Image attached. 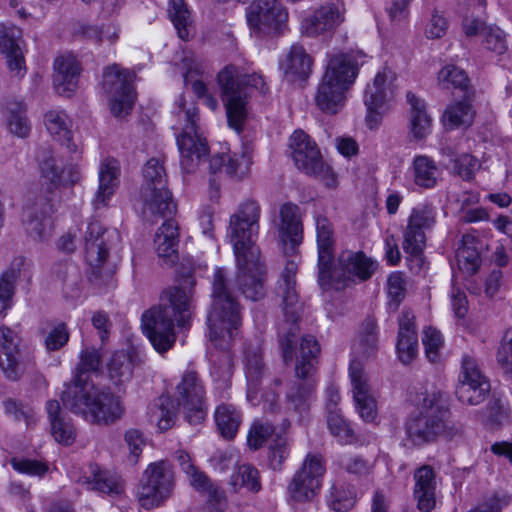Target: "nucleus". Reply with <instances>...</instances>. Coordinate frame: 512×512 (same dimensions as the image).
<instances>
[{
	"instance_id": "1",
	"label": "nucleus",
	"mask_w": 512,
	"mask_h": 512,
	"mask_svg": "<svg viewBox=\"0 0 512 512\" xmlns=\"http://www.w3.org/2000/svg\"><path fill=\"white\" fill-rule=\"evenodd\" d=\"M103 356L99 349L85 347L79 354V362L71 382L62 392L63 405L72 413L91 423H113L123 415L124 408L118 396L109 389L96 387L89 374L102 371Z\"/></svg>"
},
{
	"instance_id": "2",
	"label": "nucleus",
	"mask_w": 512,
	"mask_h": 512,
	"mask_svg": "<svg viewBox=\"0 0 512 512\" xmlns=\"http://www.w3.org/2000/svg\"><path fill=\"white\" fill-rule=\"evenodd\" d=\"M191 311L192 289L172 287L162 293L158 305L142 314V329L157 352L165 353L174 346L175 323L185 328L191 318Z\"/></svg>"
},
{
	"instance_id": "3",
	"label": "nucleus",
	"mask_w": 512,
	"mask_h": 512,
	"mask_svg": "<svg viewBox=\"0 0 512 512\" xmlns=\"http://www.w3.org/2000/svg\"><path fill=\"white\" fill-rule=\"evenodd\" d=\"M241 322V306L227 285L224 270L217 268L212 282V303L207 315L208 349L228 351Z\"/></svg>"
},
{
	"instance_id": "4",
	"label": "nucleus",
	"mask_w": 512,
	"mask_h": 512,
	"mask_svg": "<svg viewBox=\"0 0 512 512\" xmlns=\"http://www.w3.org/2000/svg\"><path fill=\"white\" fill-rule=\"evenodd\" d=\"M361 52H337L327 55L323 75L315 94L316 106L326 114H336L344 106L346 93L354 84Z\"/></svg>"
},
{
	"instance_id": "5",
	"label": "nucleus",
	"mask_w": 512,
	"mask_h": 512,
	"mask_svg": "<svg viewBox=\"0 0 512 512\" xmlns=\"http://www.w3.org/2000/svg\"><path fill=\"white\" fill-rule=\"evenodd\" d=\"M420 411L411 416L405 425L408 438L415 445L434 441L437 437L453 440L462 435V426L448 420L449 411L438 390L422 393L418 399Z\"/></svg>"
},
{
	"instance_id": "6",
	"label": "nucleus",
	"mask_w": 512,
	"mask_h": 512,
	"mask_svg": "<svg viewBox=\"0 0 512 512\" xmlns=\"http://www.w3.org/2000/svg\"><path fill=\"white\" fill-rule=\"evenodd\" d=\"M298 263L292 259L285 264L276 287V294L281 298L285 320L278 327V335L282 356L285 363L292 362L294 344L299 333L300 319L298 294L296 291V273Z\"/></svg>"
},
{
	"instance_id": "7",
	"label": "nucleus",
	"mask_w": 512,
	"mask_h": 512,
	"mask_svg": "<svg viewBox=\"0 0 512 512\" xmlns=\"http://www.w3.org/2000/svg\"><path fill=\"white\" fill-rule=\"evenodd\" d=\"M319 354L320 345L315 337L303 336L295 365L297 380L289 386L286 393L288 403L298 412L306 411L313 400L316 385L313 375Z\"/></svg>"
},
{
	"instance_id": "8",
	"label": "nucleus",
	"mask_w": 512,
	"mask_h": 512,
	"mask_svg": "<svg viewBox=\"0 0 512 512\" xmlns=\"http://www.w3.org/2000/svg\"><path fill=\"white\" fill-rule=\"evenodd\" d=\"M378 269V262L363 251L343 250L338 257L326 267V279H321L318 270V283L321 287L329 286L332 281L343 286L365 282L372 278Z\"/></svg>"
},
{
	"instance_id": "9",
	"label": "nucleus",
	"mask_w": 512,
	"mask_h": 512,
	"mask_svg": "<svg viewBox=\"0 0 512 512\" xmlns=\"http://www.w3.org/2000/svg\"><path fill=\"white\" fill-rule=\"evenodd\" d=\"M178 118L186 123L183 132L177 137L180 165L184 172L193 173L208 156V144L197 130L198 109L194 105L185 108L183 97L179 99Z\"/></svg>"
},
{
	"instance_id": "10",
	"label": "nucleus",
	"mask_w": 512,
	"mask_h": 512,
	"mask_svg": "<svg viewBox=\"0 0 512 512\" xmlns=\"http://www.w3.org/2000/svg\"><path fill=\"white\" fill-rule=\"evenodd\" d=\"M142 175L140 198L144 209L162 217L171 215L176 206L167 187V174L162 162L151 158L144 165Z\"/></svg>"
},
{
	"instance_id": "11",
	"label": "nucleus",
	"mask_w": 512,
	"mask_h": 512,
	"mask_svg": "<svg viewBox=\"0 0 512 512\" xmlns=\"http://www.w3.org/2000/svg\"><path fill=\"white\" fill-rule=\"evenodd\" d=\"M237 273L235 285L249 300L258 301L265 296L266 269L259 248L233 251Z\"/></svg>"
},
{
	"instance_id": "12",
	"label": "nucleus",
	"mask_w": 512,
	"mask_h": 512,
	"mask_svg": "<svg viewBox=\"0 0 512 512\" xmlns=\"http://www.w3.org/2000/svg\"><path fill=\"white\" fill-rule=\"evenodd\" d=\"M174 473L167 461L148 465L138 485L137 497L142 507L150 509L162 505L172 495Z\"/></svg>"
},
{
	"instance_id": "13",
	"label": "nucleus",
	"mask_w": 512,
	"mask_h": 512,
	"mask_svg": "<svg viewBox=\"0 0 512 512\" xmlns=\"http://www.w3.org/2000/svg\"><path fill=\"white\" fill-rule=\"evenodd\" d=\"M242 75L238 67L227 65L217 74V83L221 91L228 123L240 131L246 118L247 92L243 89Z\"/></svg>"
},
{
	"instance_id": "14",
	"label": "nucleus",
	"mask_w": 512,
	"mask_h": 512,
	"mask_svg": "<svg viewBox=\"0 0 512 512\" xmlns=\"http://www.w3.org/2000/svg\"><path fill=\"white\" fill-rule=\"evenodd\" d=\"M261 207L254 199L242 201L237 211L230 216L228 237L233 251L258 248L256 238L259 231Z\"/></svg>"
},
{
	"instance_id": "15",
	"label": "nucleus",
	"mask_w": 512,
	"mask_h": 512,
	"mask_svg": "<svg viewBox=\"0 0 512 512\" xmlns=\"http://www.w3.org/2000/svg\"><path fill=\"white\" fill-rule=\"evenodd\" d=\"M176 401L178 410L192 425L200 424L207 414L205 388L198 373L187 369L176 386Z\"/></svg>"
},
{
	"instance_id": "16",
	"label": "nucleus",
	"mask_w": 512,
	"mask_h": 512,
	"mask_svg": "<svg viewBox=\"0 0 512 512\" xmlns=\"http://www.w3.org/2000/svg\"><path fill=\"white\" fill-rule=\"evenodd\" d=\"M436 223V212L429 204H419L411 210L403 231V250L417 263L420 269L422 254L426 246L425 232Z\"/></svg>"
},
{
	"instance_id": "17",
	"label": "nucleus",
	"mask_w": 512,
	"mask_h": 512,
	"mask_svg": "<svg viewBox=\"0 0 512 512\" xmlns=\"http://www.w3.org/2000/svg\"><path fill=\"white\" fill-rule=\"evenodd\" d=\"M131 73L113 64L103 72L102 86L109 95L111 113L117 117H124L130 113L134 105L135 95L130 84Z\"/></svg>"
},
{
	"instance_id": "18",
	"label": "nucleus",
	"mask_w": 512,
	"mask_h": 512,
	"mask_svg": "<svg viewBox=\"0 0 512 512\" xmlns=\"http://www.w3.org/2000/svg\"><path fill=\"white\" fill-rule=\"evenodd\" d=\"M246 18L257 35H276L285 26L288 12L278 0H258L247 7Z\"/></svg>"
},
{
	"instance_id": "19",
	"label": "nucleus",
	"mask_w": 512,
	"mask_h": 512,
	"mask_svg": "<svg viewBox=\"0 0 512 512\" xmlns=\"http://www.w3.org/2000/svg\"><path fill=\"white\" fill-rule=\"evenodd\" d=\"M324 473L322 457L307 454L301 468L294 474L288 485L290 497L297 502L312 500L320 490Z\"/></svg>"
},
{
	"instance_id": "20",
	"label": "nucleus",
	"mask_w": 512,
	"mask_h": 512,
	"mask_svg": "<svg viewBox=\"0 0 512 512\" xmlns=\"http://www.w3.org/2000/svg\"><path fill=\"white\" fill-rule=\"evenodd\" d=\"M53 212L54 205L49 197L29 193L21 216L26 231L35 238L44 239L50 232Z\"/></svg>"
},
{
	"instance_id": "21",
	"label": "nucleus",
	"mask_w": 512,
	"mask_h": 512,
	"mask_svg": "<svg viewBox=\"0 0 512 512\" xmlns=\"http://www.w3.org/2000/svg\"><path fill=\"white\" fill-rule=\"evenodd\" d=\"M345 14L343 0L326 2L302 21V32L309 37L332 35L345 21Z\"/></svg>"
},
{
	"instance_id": "22",
	"label": "nucleus",
	"mask_w": 512,
	"mask_h": 512,
	"mask_svg": "<svg viewBox=\"0 0 512 512\" xmlns=\"http://www.w3.org/2000/svg\"><path fill=\"white\" fill-rule=\"evenodd\" d=\"M349 376L352 385L353 399L360 417L367 422L373 421L377 415L376 400L372 394L367 375L360 361H351Z\"/></svg>"
},
{
	"instance_id": "23",
	"label": "nucleus",
	"mask_w": 512,
	"mask_h": 512,
	"mask_svg": "<svg viewBox=\"0 0 512 512\" xmlns=\"http://www.w3.org/2000/svg\"><path fill=\"white\" fill-rule=\"evenodd\" d=\"M0 369L10 381L19 380L25 371L19 350V336L6 326L0 327Z\"/></svg>"
},
{
	"instance_id": "24",
	"label": "nucleus",
	"mask_w": 512,
	"mask_h": 512,
	"mask_svg": "<svg viewBox=\"0 0 512 512\" xmlns=\"http://www.w3.org/2000/svg\"><path fill=\"white\" fill-rule=\"evenodd\" d=\"M390 71L384 69L376 74L372 84L365 90L364 103L367 107L366 122L369 128L377 127L380 122V109L393 98V90L387 85Z\"/></svg>"
},
{
	"instance_id": "25",
	"label": "nucleus",
	"mask_w": 512,
	"mask_h": 512,
	"mask_svg": "<svg viewBox=\"0 0 512 512\" xmlns=\"http://www.w3.org/2000/svg\"><path fill=\"white\" fill-rule=\"evenodd\" d=\"M289 148L295 165L304 173L313 171L314 165L322 158L315 141L302 130H296L290 136Z\"/></svg>"
},
{
	"instance_id": "26",
	"label": "nucleus",
	"mask_w": 512,
	"mask_h": 512,
	"mask_svg": "<svg viewBox=\"0 0 512 512\" xmlns=\"http://www.w3.org/2000/svg\"><path fill=\"white\" fill-rule=\"evenodd\" d=\"M108 231L97 221H91L84 236L85 259L92 267H100L104 264L108 257L109 248L107 241Z\"/></svg>"
},
{
	"instance_id": "27",
	"label": "nucleus",
	"mask_w": 512,
	"mask_h": 512,
	"mask_svg": "<svg viewBox=\"0 0 512 512\" xmlns=\"http://www.w3.org/2000/svg\"><path fill=\"white\" fill-rule=\"evenodd\" d=\"M413 496L421 512H431L436 507V474L429 465H423L414 472Z\"/></svg>"
},
{
	"instance_id": "28",
	"label": "nucleus",
	"mask_w": 512,
	"mask_h": 512,
	"mask_svg": "<svg viewBox=\"0 0 512 512\" xmlns=\"http://www.w3.org/2000/svg\"><path fill=\"white\" fill-rule=\"evenodd\" d=\"M99 186L92 201L95 210L108 206V203L114 195L120 176L119 162L114 158H107L99 167Z\"/></svg>"
},
{
	"instance_id": "29",
	"label": "nucleus",
	"mask_w": 512,
	"mask_h": 512,
	"mask_svg": "<svg viewBox=\"0 0 512 512\" xmlns=\"http://www.w3.org/2000/svg\"><path fill=\"white\" fill-rule=\"evenodd\" d=\"M80 67L72 55L59 56L54 61L53 83L59 94L70 96L76 89Z\"/></svg>"
},
{
	"instance_id": "30",
	"label": "nucleus",
	"mask_w": 512,
	"mask_h": 512,
	"mask_svg": "<svg viewBox=\"0 0 512 512\" xmlns=\"http://www.w3.org/2000/svg\"><path fill=\"white\" fill-rule=\"evenodd\" d=\"M316 240L318 248V270H320L321 279H326L327 265L334 258V229L332 223L325 216L315 217Z\"/></svg>"
},
{
	"instance_id": "31",
	"label": "nucleus",
	"mask_w": 512,
	"mask_h": 512,
	"mask_svg": "<svg viewBox=\"0 0 512 512\" xmlns=\"http://www.w3.org/2000/svg\"><path fill=\"white\" fill-rule=\"evenodd\" d=\"M279 65L288 80L294 82L305 80L310 75L313 59L303 46L293 44Z\"/></svg>"
},
{
	"instance_id": "32",
	"label": "nucleus",
	"mask_w": 512,
	"mask_h": 512,
	"mask_svg": "<svg viewBox=\"0 0 512 512\" xmlns=\"http://www.w3.org/2000/svg\"><path fill=\"white\" fill-rule=\"evenodd\" d=\"M178 230V224L169 219L162 224L155 235L156 253L166 265H173L178 259Z\"/></svg>"
},
{
	"instance_id": "33",
	"label": "nucleus",
	"mask_w": 512,
	"mask_h": 512,
	"mask_svg": "<svg viewBox=\"0 0 512 512\" xmlns=\"http://www.w3.org/2000/svg\"><path fill=\"white\" fill-rule=\"evenodd\" d=\"M279 232L281 239L289 241L293 249L302 242V216L296 204L289 202L281 206Z\"/></svg>"
},
{
	"instance_id": "34",
	"label": "nucleus",
	"mask_w": 512,
	"mask_h": 512,
	"mask_svg": "<svg viewBox=\"0 0 512 512\" xmlns=\"http://www.w3.org/2000/svg\"><path fill=\"white\" fill-rule=\"evenodd\" d=\"M139 363L140 358L135 351H116L108 364L109 378L117 386L127 383L132 379L134 367Z\"/></svg>"
},
{
	"instance_id": "35",
	"label": "nucleus",
	"mask_w": 512,
	"mask_h": 512,
	"mask_svg": "<svg viewBox=\"0 0 512 512\" xmlns=\"http://www.w3.org/2000/svg\"><path fill=\"white\" fill-rule=\"evenodd\" d=\"M244 371L247 380L248 397L251 398L252 395L257 394L266 371L260 345H250L245 349Z\"/></svg>"
},
{
	"instance_id": "36",
	"label": "nucleus",
	"mask_w": 512,
	"mask_h": 512,
	"mask_svg": "<svg viewBox=\"0 0 512 512\" xmlns=\"http://www.w3.org/2000/svg\"><path fill=\"white\" fill-rule=\"evenodd\" d=\"M0 52L5 55L10 72L15 76L23 77L26 73L25 60L16 42L14 29L0 27Z\"/></svg>"
},
{
	"instance_id": "37",
	"label": "nucleus",
	"mask_w": 512,
	"mask_h": 512,
	"mask_svg": "<svg viewBox=\"0 0 512 512\" xmlns=\"http://www.w3.org/2000/svg\"><path fill=\"white\" fill-rule=\"evenodd\" d=\"M7 130L19 138L27 137L31 132V122L27 115V105L21 100H11L3 110Z\"/></svg>"
},
{
	"instance_id": "38",
	"label": "nucleus",
	"mask_w": 512,
	"mask_h": 512,
	"mask_svg": "<svg viewBox=\"0 0 512 512\" xmlns=\"http://www.w3.org/2000/svg\"><path fill=\"white\" fill-rule=\"evenodd\" d=\"M44 122L49 134L62 145L74 152L76 145L71 143V122L63 110H50L44 116Z\"/></svg>"
},
{
	"instance_id": "39",
	"label": "nucleus",
	"mask_w": 512,
	"mask_h": 512,
	"mask_svg": "<svg viewBox=\"0 0 512 512\" xmlns=\"http://www.w3.org/2000/svg\"><path fill=\"white\" fill-rule=\"evenodd\" d=\"M407 101L411 106L410 110V130L413 137L417 140L425 138L431 132L432 119L426 111L423 100L416 97L412 92H408Z\"/></svg>"
},
{
	"instance_id": "40",
	"label": "nucleus",
	"mask_w": 512,
	"mask_h": 512,
	"mask_svg": "<svg viewBox=\"0 0 512 512\" xmlns=\"http://www.w3.org/2000/svg\"><path fill=\"white\" fill-rule=\"evenodd\" d=\"M89 473L80 480L88 489L105 494L123 492V481L118 476L100 471L97 465H90Z\"/></svg>"
},
{
	"instance_id": "41",
	"label": "nucleus",
	"mask_w": 512,
	"mask_h": 512,
	"mask_svg": "<svg viewBox=\"0 0 512 512\" xmlns=\"http://www.w3.org/2000/svg\"><path fill=\"white\" fill-rule=\"evenodd\" d=\"M46 411L51 424V433L54 439L64 445H71L75 440V428L60 415V404L57 400L46 403Z\"/></svg>"
},
{
	"instance_id": "42",
	"label": "nucleus",
	"mask_w": 512,
	"mask_h": 512,
	"mask_svg": "<svg viewBox=\"0 0 512 512\" xmlns=\"http://www.w3.org/2000/svg\"><path fill=\"white\" fill-rule=\"evenodd\" d=\"M214 419L221 436L232 439L238 432L242 416L240 411L232 404L222 403L214 412Z\"/></svg>"
},
{
	"instance_id": "43",
	"label": "nucleus",
	"mask_w": 512,
	"mask_h": 512,
	"mask_svg": "<svg viewBox=\"0 0 512 512\" xmlns=\"http://www.w3.org/2000/svg\"><path fill=\"white\" fill-rule=\"evenodd\" d=\"M168 15L180 39L188 41L193 32L191 12L184 0H170Z\"/></svg>"
},
{
	"instance_id": "44",
	"label": "nucleus",
	"mask_w": 512,
	"mask_h": 512,
	"mask_svg": "<svg viewBox=\"0 0 512 512\" xmlns=\"http://www.w3.org/2000/svg\"><path fill=\"white\" fill-rule=\"evenodd\" d=\"M23 265V258H15L11 262L10 267L5 270L0 277V313L6 311L12 305L15 283Z\"/></svg>"
},
{
	"instance_id": "45",
	"label": "nucleus",
	"mask_w": 512,
	"mask_h": 512,
	"mask_svg": "<svg viewBox=\"0 0 512 512\" xmlns=\"http://www.w3.org/2000/svg\"><path fill=\"white\" fill-rule=\"evenodd\" d=\"M474 118V110L470 100L465 96L462 100L450 104L444 114L443 123L445 127L454 129L470 126Z\"/></svg>"
},
{
	"instance_id": "46",
	"label": "nucleus",
	"mask_w": 512,
	"mask_h": 512,
	"mask_svg": "<svg viewBox=\"0 0 512 512\" xmlns=\"http://www.w3.org/2000/svg\"><path fill=\"white\" fill-rule=\"evenodd\" d=\"M412 170L416 185L426 189L436 185L439 169L431 158L424 155L416 156L413 160Z\"/></svg>"
},
{
	"instance_id": "47",
	"label": "nucleus",
	"mask_w": 512,
	"mask_h": 512,
	"mask_svg": "<svg viewBox=\"0 0 512 512\" xmlns=\"http://www.w3.org/2000/svg\"><path fill=\"white\" fill-rule=\"evenodd\" d=\"M490 382L482 380L468 381L458 383L456 387V396L458 400L466 405H479L490 392Z\"/></svg>"
},
{
	"instance_id": "48",
	"label": "nucleus",
	"mask_w": 512,
	"mask_h": 512,
	"mask_svg": "<svg viewBox=\"0 0 512 512\" xmlns=\"http://www.w3.org/2000/svg\"><path fill=\"white\" fill-rule=\"evenodd\" d=\"M78 33L99 44L107 42L110 45H113L119 39L120 27L114 23L102 26L82 24L78 28Z\"/></svg>"
},
{
	"instance_id": "49",
	"label": "nucleus",
	"mask_w": 512,
	"mask_h": 512,
	"mask_svg": "<svg viewBox=\"0 0 512 512\" xmlns=\"http://www.w3.org/2000/svg\"><path fill=\"white\" fill-rule=\"evenodd\" d=\"M438 84L443 89H458L466 95L470 81L464 70L454 65H447L438 73Z\"/></svg>"
},
{
	"instance_id": "50",
	"label": "nucleus",
	"mask_w": 512,
	"mask_h": 512,
	"mask_svg": "<svg viewBox=\"0 0 512 512\" xmlns=\"http://www.w3.org/2000/svg\"><path fill=\"white\" fill-rule=\"evenodd\" d=\"M39 172L43 179L53 188L61 186V168L53 153L43 149L38 155Z\"/></svg>"
},
{
	"instance_id": "51",
	"label": "nucleus",
	"mask_w": 512,
	"mask_h": 512,
	"mask_svg": "<svg viewBox=\"0 0 512 512\" xmlns=\"http://www.w3.org/2000/svg\"><path fill=\"white\" fill-rule=\"evenodd\" d=\"M291 423L288 419H283L280 425L279 433L275 434L270 446V464L276 469L280 468L282 463L289 455L288 440L285 434L289 430Z\"/></svg>"
},
{
	"instance_id": "52",
	"label": "nucleus",
	"mask_w": 512,
	"mask_h": 512,
	"mask_svg": "<svg viewBox=\"0 0 512 512\" xmlns=\"http://www.w3.org/2000/svg\"><path fill=\"white\" fill-rule=\"evenodd\" d=\"M231 484L235 490L246 488L257 493L261 490V482L258 470L250 464H242L231 476Z\"/></svg>"
},
{
	"instance_id": "53",
	"label": "nucleus",
	"mask_w": 512,
	"mask_h": 512,
	"mask_svg": "<svg viewBox=\"0 0 512 512\" xmlns=\"http://www.w3.org/2000/svg\"><path fill=\"white\" fill-rule=\"evenodd\" d=\"M327 503L335 512H346L355 504V491L351 486L335 484L331 488Z\"/></svg>"
},
{
	"instance_id": "54",
	"label": "nucleus",
	"mask_w": 512,
	"mask_h": 512,
	"mask_svg": "<svg viewBox=\"0 0 512 512\" xmlns=\"http://www.w3.org/2000/svg\"><path fill=\"white\" fill-rule=\"evenodd\" d=\"M327 426L330 433L342 444H350L355 440L350 423L340 411L331 410L327 415Z\"/></svg>"
},
{
	"instance_id": "55",
	"label": "nucleus",
	"mask_w": 512,
	"mask_h": 512,
	"mask_svg": "<svg viewBox=\"0 0 512 512\" xmlns=\"http://www.w3.org/2000/svg\"><path fill=\"white\" fill-rule=\"evenodd\" d=\"M70 338L66 323L58 322L53 324L44 336V346L47 351H58L64 347Z\"/></svg>"
},
{
	"instance_id": "56",
	"label": "nucleus",
	"mask_w": 512,
	"mask_h": 512,
	"mask_svg": "<svg viewBox=\"0 0 512 512\" xmlns=\"http://www.w3.org/2000/svg\"><path fill=\"white\" fill-rule=\"evenodd\" d=\"M377 325L374 319H367L363 324V332L355 351L363 357H369L377 349Z\"/></svg>"
},
{
	"instance_id": "57",
	"label": "nucleus",
	"mask_w": 512,
	"mask_h": 512,
	"mask_svg": "<svg viewBox=\"0 0 512 512\" xmlns=\"http://www.w3.org/2000/svg\"><path fill=\"white\" fill-rule=\"evenodd\" d=\"M10 463L14 470L29 476L42 477L49 470L47 463L37 459L14 457Z\"/></svg>"
},
{
	"instance_id": "58",
	"label": "nucleus",
	"mask_w": 512,
	"mask_h": 512,
	"mask_svg": "<svg viewBox=\"0 0 512 512\" xmlns=\"http://www.w3.org/2000/svg\"><path fill=\"white\" fill-rule=\"evenodd\" d=\"M275 433V428L268 422L255 421L248 432V446L257 450L261 448L267 439Z\"/></svg>"
},
{
	"instance_id": "59",
	"label": "nucleus",
	"mask_w": 512,
	"mask_h": 512,
	"mask_svg": "<svg viewBox=\"0 0 512 512\" xmlns=\"http://www.w3.org/2000/svg\"><path fill=\"white\" fill-rule=\"evenodd\" d=\"M426 356L430 362H437L440 358V350L443 346L442 334L439 330L428 327L423 332L422 338Z\"/></svg>"
},
{
	"instance_id": "60",
	"label": "nucleus",
	"mask_w": 512,
	"mask_h": 512,
	"mask_svg": "<svg viewBox=\"0 0 512 512\" xmlns=\"http://www.w3.org/2000/svg\"><path fill=\"white\" fill-rule=\"evenodd\" d=\"M456 259L459 268L468 274L475 273L480 266V255L476 248L465 244L457 249Z\"/></svg>"
},
{
	"instance_id": "61",
	"label": "nucleus",
	"mask_w": 512,
	"mask_h": 512,
	"mask_svg": "<svg viewBox=\"0 0 512 512\" xmlns=\"http://www.w3.org/2000/svg\"><path fill=\"white\" fill-rule=\"evenodd\" d=\"M474 380L489 381L482 373L476 358L471 354H463L458 383L473 382Z\"/></svg>"
},
{
	"instance_id": "62",
	"label": "nucleus",
	"mask_w": 512,
	"mask_h": 512,
	"mask_svg": "<svg viewBox=\"0 0 512 512\" xmlns=\"http://www.w3.org/2000/svg\"><path fill=\"white\" fill-rule=\"evenodd\" d=\"M396 349L398 357L403 364L411 363L418 352L417 334L398 336Z\"/></svg>"
},
{
	"instance_id": "63",
	"label": "nucleus",
	"mask_w": 512,
	"mask_h": 512,
	"mask_svg": "<svg viewBox=\"0 0 512 512\" xmlns=\"http://www.w3.org/2000/svg\"><path fill=\"white\" fill-rule=\"evenodd\" d=\"M497 361L505 373L512 376V328L506 330L497 351Z\"/></svg>"
},
{
	"instance_id": "64",
	"label": "nucleus",
	"mask_w": 512,
	"mask_h": 512,
	"mask_svg": "<svg viewBox=\"0 0 512 512\" xmlns=\"http://www.w3.org/2000/svg\"><path fill=\"white\" fill-rule=\"evenodd\" d=\"M510 501L511 497L509 495L495 493L468 512H501L504 507L509 505Z\"/></svg>"
}]
</instances>
